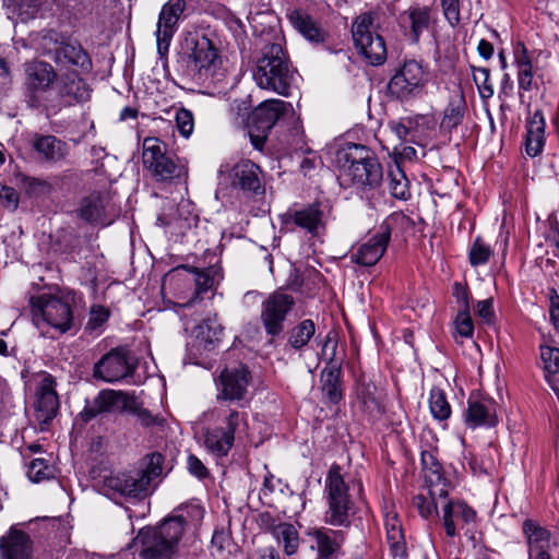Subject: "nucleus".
Returning a JSON list of instances; mask_svg holds the SVG:
<instances>
[{"label":"nucleus","instance_id":"f3484780","mask_svg":"<svg viewBox=\"0 0 559 559\" xmlns=\"http://www.w3.org/2000/svg\"><path fill=\"white\" fill-rule=\"evenodd\" d=\"M426 82L423 66L415 61H405L399 72H396L388 84L391 95L397 98L407 97L424 86Z\"/></svg>","mask_w":559,"mask_h":559},{"label":"nucleus","instance_id":"ea45409f","mask_svg":"<svg viewBox=\"0 0 559 559\" xmlns=\"http://www.w3.org/2000/svg\"><path fill=\"white\" fill-rule=\"evenodd\" d=\"M273 534L277 540L283 544L284 552L293 556L299 548V533L290 523H278L273 528Z\"/></svg>","mask_w":559,"mask_h":559},{"label":"nucleus","instance_id":"864d4df0","mask_svg":"<svg viewBox=\"0 0 559 559\" xmlns=\"http://www.w3.org/2000/svg\"><path fill=\"white\" fill-rule=\"evenodd\" d=\"M455 338H471L474 334V324L468 310H460L454 321Z\"/></svg>","mask_w":559,"mask_h":559},{"label":"nucleus","instance_id":"0e129e2a","mask_svg":"<svg viewBox=\"0 0 559 559\" xmlns=\"http://www.w3.org/2000/svg\"><path fill=\"white\" fill-rule=\"evenodd\" d=\"M391 130L397 136L399 140L409 142L413 138V119L407 118L401 121H393L390 123Z\"/></svg>","mask_w":559,"mask_h":559},{"label":"nucleus","instance_id":"5fc2aeb1","mask_svg":"<svg viewBox=\"0 0 559 559\" xmlns=\"http://www.w3.org/2000/svg\"><path fill=\"white\" fill-rule=\"evenodd\" d=\"M491 254L492 251L490 247L480 238H476L469 250V262L474 266L485 264Z\"/></svg>","mask_w":559,"mask_h":559},{"label":"nucleus","instance_id":"a18cd8bd","mask_svg":"<svg viewBox=\"0 0 559 559\" xmlns=\"http://www.w3.org/2000/svg\"><path fill=\"white\" fill-rule=\"evenodd\" d=\"M389 190L395 199L407 200L411 197L409 181L400 166L389 171Z\"/></svg>","mask_w":559,"mask_h":559},{"label":"nucleus","instance_id":"393cba45","mask_svg":"<svg viewBox=\"0 0 559 559\" xmlns=\"http://www.w3.org/2000/svg\"><path fill=\"white\" fill-rule=\"evenodd\" d=\"M441 519L447 536L452 538L464 525L475 522L476 511L463 500H448Z\"/></svg>","mask_w":559,"mask_h":559},{"label":"nucleus","instance_id":"c756f323","mask_svg":"<svg viewBox=\"0 0 559 559\" xmlns=\"http://www.w3.org/2000/svg\"><path fill=\"white\" fill-rule=\"evenodd\" d=\"M260 167L249 159L240 160L231 169V185L242 191L262 193L264 188L260 179Z\"/></svg>","mask_w":559,"mask_h":559},{"label":"nucleus","instance_id":"1a4fd4ad","mask_svg":"<svg viewBox=\"0 0 559 559\" xmlns=\"http://www.w3.org/2000/svg\"><path fill=\"white\" fill-rule=\"evenodd\" d=\"M356 49L372 66L382 64L386 59L384 39L373 31V16L364 13L356 17L352 26Z\"/></svg>","mask_w":559,"mask_h":559},{"label":"nucleus","instance_id":"aec40b11","mask_svg":"<svg viewBox=\"0 0 559 559\" xmlns=\"http://www.w3.org/2000/svg\"><path fill=\"white\" fill-rule=\"evenodd\" d=\"M76 213L85 222L109 225L115 207L109 193L93 192L82 199Z\"/></svg>","mask_w":559,"mask_h":559},{"label":"nucleus","instance_id":"603ef678","mask_svg":"<svg viewBox=\"0 0 559 559\" xmlns=\"http://www.w3.org/2000/svg\"><path fill=\"white\" fill-rule=\"evenodd\" d=\"M145 467L139 469L138 473L147 479V488L151 481L158 477L163 472V456L159 453H152L146 457Z\"/></svg>","mask_w":559,"mask_h":559},{"label":"nucleus","instance_id":"72a5a7b5","mask_svg":"<svg viewBox=\"0 0 559 559\" xmlns=\"http://www.w3.org/2000/svg\"><path fill=\"white\" fill-rule=\"evenodd\" d=\"M386 539L394 557L403 558L406 555V543L401 521L395 513H388L384 520Z\"/></svg>","mask_w":559,"mask_h":559},{"label":"nucleus","instance_id":"2eb2a0df","mask_svg":"<svg viewBox=\"0 0 559 559\" xmlns=\"http://www.w3.org/2000/svg\"><path fill=\"white\" fill-rule=\"evenodd\" d=\"M336 350V342L332 340L331 334L326 335V340L322 346V355L329 361V365L321 371V390L324 397L333 404H337L343 399L341 383V367L334 362Z\"/></svg>","mask_w":559,"mask_h":559},{"label":"nucleus","instance_id":"69168bd1","mask_svg":"<svg viewBox=\"0 0 559 559\" xmlns=\"http://www.w3.org/2000/svg\"><path fill=\"white\" fill-rule=\"evenodd\" d=\"M0 204L14 211L19 205V194L15 189L0 183Z\"/></svg>","mask_w":559,"mask_h":559},{"label":"nucleus","instance_id":"9b49d317","mask_svg":"<svg viewBox=\"0 0 559 559\" xmlns=\"http://www.w3.org/2000/svg\"><path fill=\"white\" fill-rule=\"evenodd\" d=\"M251 374L246 366L225 368L216 380L217 401L237 403L243 406L247 401Z\"/></svg>","mask_w":559,"mask_h":559},{"label":"nucleus","instance_id":"338daca9","mask_svg":"<svg viewBox=\"0 0 559 559\" xmlns=\"http://www.w3.org/2000/svg\"><path fill=\"white\" fill-rule=\"evenodd\" d=\"M187 468L191 475L198 477L199 479H203L209 475V471L203 462L194 454H190L188 456Z\"/></svg>","mask_w":559,"mask_h":559},{"label":"nucleus","instance_id":"b1692460","mask_svg":"<svg viewBox=\"0 0 559 559\" xmlns=\"http://www.w3.org/2000/svg\"><path fill=\"white\" fill-rule=\"evenodd\" d=\"M104 490L120 496L140 498L147 492V479L138 471L118 473L104 479Z\"/></svg>","mask_w":559,"mask_h":559},{"label":"nucleus","instance_id":"a19ab883","mask_svg":"<svg viewBox=\"0 0 559 559\" xmlns=\"http://www.w3.org/2000/svg\"><path fill=\"white\" fill-rule=\"evenodd\" d=\"M314 333L316 325L313 321L305 319L288 332V345L293 349L299 350L308 345Z\"/></svg>","mask_w":559,"mask_h":559},{"label":"nucleus","instance_id":"ddd939ff","mask_svg":"<svg viewBox=\"0 0 559 559\" xmlns=\"http://www.w3.org/2000/svg\"><path fill=\"white\" fill-rule=\"evenodd\" d=\"M46 53L61 73L88 71L92 68L88 53L78 41L56 38L53 47L47 48Z\"/></svg>","mask_w":559,"mask_h":559},{"label":"nucleus","instance_id":"4c0bfd02","mask_svg":"<svg viewBox=\"0 0 559 559\" xmlns=\"http://www.w3.org/2000/svg\"><path fill=\"white\" fill-rule=\"evenodd\" d=\"M357 399L360 403V407L366 413L370 415H378L382 413L381 393L373 383H360L357 388Z\"/></svg>","mask_w":559,"mask_h":559},{"label":"nucleus","instance_id":"412c9836","mask_svg":"<svg viewBox=\"0 0 559 559\" xmlns=\"http://www.w3.org/2000/svg\"><path fill=\"white\" fill-rule=\"evenodd\" d=\"M308 536L313 540L311 549L321 558L338 559L343 556V545L346 540V533L343 530L321 526L310 530Z\"/></svg>","mask_w":559,"mask_h":559},{"label":"nucleus","instance_id":"5701e85b","mask_svg":"<svg viewBox=\"0 0 559 559\" xmlns=\"http://www.w3.org/2000/svg\"><path fill=\"white\" fill-rule=\"evenodd\" d=\"M29 144L38 160L51 165L64 162L70 151L64 141L51 134L35 133Z\"/></svg>","mask_w":559,"mask_h":559},{"label":"nucleus","instance_id":"423d86ee","mask_svg":"<svg viewBox=\"0 0 559 559\" xmlns=\"http://www.w3.org/2000/svg\"><path fill=\"white\" fill-rule=\"evenodd\" d=\"M190 50V68L193 79L200 84H216L222 81L224 71L222 59L211 39L194 35L186 39Z\"/></svg>","mask_w":559,"mask_h":559},{"label":"nucleus","instance_id":"c9c22d12","mask_svg":"<svg viewBox=\"0 0 559 559\" xmlns=\"http://www.w3.org/2000/svg\"><path fill=\"white\" fill-rule=\"evenodd\" d=\"M235 440L221 427L207 429L204 433V447L211 454L223 457L228 454Z\"/></svg>","mask_w":559,"mask_h":559},{"label":"nucleus","instance_id":"09e8293b","mask_svg":"<svg viewBox=\"0 0 559 559\" xmlns=\"http://www.w3.org/2000/svg\"><path fill=\"white\" fill-rule=\"evenodd\" d=\"M414 226V222L403 212H394L389 215L379 226V230L390 240L393 230H408Z\"/></svg>","mask_w":559,"mask_h":559},{"label":"nucleus","instance_id":"39448f33","mask_svg":"<svg viewBox=\"0 0 559 559\" xmlns=\"http://www.w3.org/2000/svg\"><path fill=\"white\" fill-rule=\"evenodd\" d=\"M142 160L145 169L157 182L186 180L187 163L168 151L167 144L158 138H145L143 141Z\"/></svg>","mask_w":559,"mask_h":559},{"label":"nucleus","instance_id":"774afa93","mask_svg":"<svg viewBox=\"0 0 559 559\" xmlns=\"http://www.w3.org/2000/svg\"><path fill=\"white\" fill-rule=\"evenodd\" d=\"M549 317L557 332H559V295L555 288L549 290Z\"/></svg>","mask_w":559,"mask_h":559},{"label":"nucleus","instance_id":"3c124183","mask_svg":"<svg viewBox=\"0 0 559 559\" xmlns=\"http://www.w3.org/2000/svg\"><path fill=\"white\" fill-rule=\"evenodd\" d=\"M473 80L478 88L479 95L483 99H488L493 96V86L490 83V71L483 67H472Z\"/></svg>","mask_w":559,"mask_h":559},{"label":"nucleus","instance_id":"4be33fe9","mask_svg":"<svg viewBox=\"0 0 559 559\" xmlns=\"http://www.w3.org/2000/svg\"><path fill=\"white\" fill-rule=\"evenodd\" d=\"M496 406V402L491 397L471 394L464 414L465 425L471 429L496 426L498 421Z\"/></svg>","mask_w":559,"mask_h":559},{"label":"nucleus","instance_id":"052dcab7","mask_svg":"<svg viewBox=\"0 0 559 559\" xmlns=\"http://www.w3.org/2000/svg\"><path fill=\"white\" fill-rule=\"evenodd\" d=\"M126 411L135 415L138 418V421L143 427H151L154 425H160L163 423L162 418L152 415V413L145 408L139 407L135 400H134V404H131V409H126Z\"/></svg>","mask_w":559,"mask_h":559},{"label":"nucleus","instance_id":"37998d69","mask_svg":"<svg viewBox=\"0 0 559 559\" xmlns=\"http://www.w3.org/2000/svg\"><path fill=\"white\" fill-rule=\"evenodd\" d=\"M223 328L217 322L216 318H206L201 324L195 326L193 334L204 349H209L222 334Z\"/></svg>","mask_w":559,"mask_h":559},{"label":"nucleus","instance_id":"7c9ffc66","mask_svg":"<svg viewBox=\"0 0 559 559\" xmlns=\"http://www.w3.org/2000/svg\"><path fill=\"white\" fill-rule=\"evenodd\" d=\"M389 241L390 240L378 229L373 236L352 252L350 259L359 265L372 266L384 254Z\"/></svg>","mask_w":559,"mask_h":559},{"label":"nucleus","instance_id":"e2e57ef3","mask_svg":"<svg viewBox=\"0 0 559 559\" xmlns=\"http://www.w3.org/2000/svg\"><path fill=\"white\" fill-rule=\"evenodd\" d=\"M14 10L22 21L33 19L38 10L37 0H13Z\"/></svg>","mask_w":559,"mask_h":559},{"label":"nucleus","instance_id":"6ab92c4d","mask_svg":"<svg viewBox=\"0 0 559 559\" xmlns=\"http://www.w3.org/2000/svg\"><path fill=\"white\" fill-rule=\"evenodd\" d=\"M57 93L52 98L61 103V109L76 103H84L91 98V87L79 75V72H62L57 78Z\"/></svg>","mask_w":559,"mask_h":559},{"label":"nucleus","instance_id":"c03bdc74","mask_svg":"<svg viewBox=\"0 0 559 559\" xmlns=\"http://www.w3.org/2000/svg\"><path fill=\"white\" fill-rule=\"evenodd\" d=\"M407 20L411 24V34L415 43L430 25V10L428 8H413L407 12Z\"/></svg>","mask_w":559,"mask_h":559},{"label":"nucleus","instance_id":"680f3d73","mask_svg":"<svg viewBox=\"0 0 559 559\" xmlns=\"http://www.w3.org/2000/svg\"><path fill=\"white\" fill-rule=\"evenodd\" d=\"M443 15L451 26L461 21L460 0H441Z\"/></svg>","mask_w":559,"mask_h":559},{"label":"nucleus","instance_id":"a878e982","mask_svg":"<svg viewBox=\"0 0 559 559\" xmlns=\"http://www.w3.org/2000/svg\"><path fill=\"white\" fill-rule=\"evenodd\" d=\"M284 222L294 224L311 236L320 235L325 228L324 214L319 204H310L299 210L289 211L285 214Z\"/></svg>","mask_w":559,"mask_h":559},{"label":"nucleus","instance_id":"bf43d9fd","mask_svg":"<svg viewBox=\"0 0 559 559\" xmlns=\"http://www.w3.org/2000/svg\"><path fill=\"white\" fill-rule=\"evenodd\" d=\"M437 499L438 498L432 499L430 495L429 498L425 497L424 495H417L414 497L413 502L419 514L424 519H428L433 514H437Z\"/></svg>","mask_w":559,"mask_h":559},{"label":"nucleus","instance_id":"a211bd4d","mask_svg":"<svg viewBox=\"0 0 559 559\" xmlns=\"http://www.w3.org/2000/svg\"><path fill=\"white\" fill-rule=\"evenodd\" d=\"M55 386V379L50 374L40 376L34 402L35 417L40 425L49 424L58 413L60 403Z\"/></svg>","mask_w":559,"mask_h":559},{"label":"nucleus","instance_id":"cd10ccee","mask_svg":"<svg viewBox=\"0 0 559 559\" xmlns=\"http://www.w3.org/2000/svg\"><path fill=\"white\" fill-rule=\"evenodd\" d=\"M288 110L293 111L290 103L282 99H269L253 110L251 120L259 131L266 133Z\"/></svg>","mask_w":559,"mask_h":559},{"label":"nucleus","instance_id":"e433bc0d","mask_svg":"<svg viewBox=\"0 0 559 559\" xmlns=\"http://www.w3.org/2000/svg\"><path fill=\"white\" fill-rule=\"evenodd\" d=\"M466 100L462 92L454 93L444 109L441 128L448 131L455 129L464 119Z\"/></svg>","mask_w":559,"mask_h":559},{"label":"nucleus","instance_id":"8fccbe9b","mask_svg":"<svg viewBox=\"0 0 559 559\" xmlns=\"http://www.w3.org/2000/svg\"><path fill=\"white\" fill-rule=\"evenodd\" d=\"M109 317L110 311L106 307L99 305L92 306L88 313V320L85 325V331L98 336L104 331Z\"/></svg>","mask_w":559,"mask_h":559},{"label":"nucleus","instance_id":"473e14b6","mask_svg":"<svg viewBox=\"0 0 559 559\" xmlns=\"http://www.w3.org/2000/svg\"><path fill=\"white\" fill-rule=\"evenodd\" d=\"M545 118L540 110L534 111L526 126L525 152L535 157L542 153L545 144Z\"/></svg>","mask_w":559,"mask_h":559},{"label":"nucleus","instance_id":"f8f14e48","mask_svg":"<svg viewBox=\"0 0 559 559\" xmlns=\"http://www.w3.org/2000/svg\"><path fill=\"white\" fill-rule=\"evenodd\" d=\"M295 299L292 295L276 290L261 306V321L267 335L278 336L284 330V322L293 311Z\"/></svg>","mask_w":559,"mask_h":559},{"label":"nucleus","instance_id":"f704fd0d","mask_svg":"<svg viewBox=\"0 0 559 559\" xmlns=\"http://www.w3.org/2000/svg\"><path fill=\"white\" fill-rule=\"evenodd\" d=\"M523 533L526 537L530 551H548L550 547L551 534L533 520H525L523 523Z\"/></svg>","mask_w":559,"mask_h":559},{"label":"nucleus","instance_id":"6e6d98bb","mask_svg":"<svg viewBox=\"0 0 559 559\" xmlns=\"http://www.w3.org/2000/svg\"><path fill=\"white\" fill-rule=\"evenodd\" d=\"M175 120L179 133L185 138H189L194 129L192 112L186 108H179L176 111Z\"/></svg>","mask_w":559,"mask_h":559},{"label":"nucleus","instance_id":"f03ea898","mask_svg":"<svg viewBox=\"0 0 559 559\" xmlns=\"http://www.w3.org/2000/svg\"><path fill=\"white\" fill-rule=\"evenodd\" d=\"M340 176L345 185L357 190H374L383 179L382 166L367 146L350 143L336 153Z\"/></svg>","mask_w":559,"mask_h":559},{"label":"nucleus","instance_id":"dca6fc26","mask_svg":"<svg viewBox=\"0 0 559 559\" xmlns=\"http://www.w3.org/2000/svg\"><path fill=\"white\" fill-rule=\"evenodd\" d=\"M186 9V0H168L158 15L155 32L157 51L160 56L168 52L170 41L178 28V22Z\"/></svg>","mask_w":559,"mask_h":559},{"label":"nucleus","instance_id":"13d9d810","mask_svg":"<svg viewBox=\"0 0 559 559\" xmlns=\"http://www.w3.org/2000/svg\"><path fill=\"white\" fill-rule=\"evenodd\" d=\"M193 272L195 275L194 283H195V294L197 295H199L201 293H205L213 287V284H214L213 275H214L215 271L212 267L201 270V271L193 269Z\"/></svg>","mask_w":559,"mask_h":559},{"label":"nucleus","instance_id":"c85d7f7f","mask_svg":"<svg viewBox=\"0 0 559 559\" xmlns=\"http://www.w3.org/2000/svg\"><path fill=\"white\" fill-rule=\"evenodd\" d=\"M421 464L428 493L435 498L448 497V484L442 474V466L430 451L421 452Z\"/></svg>","mask_w":559,"mask_h":559},{"label":"nucleus","instance_id":"6e6552de","mask_svg":"<svg viewBox=\"0 0 559 559\" xmlns=\"http://www.w3.org/2000/svg\"><path fill=\"white\" fill-rule=\"evenodd\" d=\"M33 320L37 328L48 325L59 333H66L72 326L73 314L70 305L61 298L41 294L31 298Z\"/></svg>","mask_w":559,"mask_h":559},{"label":"nucleus","instance_id":"0eeeda50","mask_svg":"<svg viewBox=\"0 0 559 559\" xmlns=\"http://www.w3.org/2000/svg\"><path fill=\"white\" fill-rule=\"evenodd\" d=\"M324 491L326 493L328 509L324 512V523L335 527H348L354 503L348 493L341 467L333 464L325 477Z\"/></svg>","mask_w":559,"mask_h":559},{"label":"nucleus","instance_id":"4468645a","mask_svg":"<svg viewBox=\"0 0 559 559\" xmlns=\"http://www.w3.org/2000/svg\"><path fill=\"white\" fill-rule=\"evenodd\" d=\"M131 404H134V397L127 393L104 389L91 402L86 401L84 408L75 417V424H87L104 413L131 409Z\"/></svg>","mask_w":559,"mask_h":559},{"label":"nucleus","instance_id":"49530a36","mask_svg":"<svg viewBox=\"0 0 559 559\" xmlns=\"http://www.w3.org/2000/svg\"><path fill=\"white\" fill-rule=\"evenodd\" d=\"M435 121L426 116H418L413 119V138L409 142L425 146L433 135Z\"/></svg>","mask_w":559,"mask_h":559},{"label":"nucleus","instance_id":"58836bf2","mask_svg":"<svg viewBox=\"0 0 559 559\" xmlns=\"http://www.w3.org/2000/svg\"><path fill=\"white\" fill-rule=\"evenodd\" d=\"M540 357L544 362L545 378L559 397V388L551 378L552 374L559 372V346L542 345Z\"/></svg>","mask_w":559,"mask_h":559},{"label":"nucleus","instance_id":"de8ad7c7","mask_svg":"<svg viewBox=\"0 0 559 559\" xmlns=\"http://www.w3.org/2000/svg\"><path fill=\"white\" fill-rule=\"evenodd\" d=\"M429 408L432 417L439 421L447 420L451 415L445 393L438 388L431 389L429 393Z\"/></svg>","mask_w":559,"mask_h":559},{"label":"nucleus","instance_id":"2f4dec72","mask_svg":"<svg viewBox=\"0 0 559 559\" xmlns=\"http://www.w3.org/2000/svg\"><path fill=\"white\" fill-rule=\"evenodd\" d=\"M0 559H29L32 554L29 536L11 527L8 535L0 538Z\"/></svg>","mask_w":559,"mask_h":559},{"label":"nucleus","instance_id":"bb28decb","mask_svg":"<svg viewBox=\"0 0 559 559\" xmlns=\"http://www.w3.org/2000/svg\"><path fill=\"white\" fill-rule=\"evenodd\" d=\"M286 17L294 29L309 43L322 44L325 41V31L306 10L301 8L290 9L287 11Z\"/></svg>","mask_w":559,"mask_h":559},{"label":"nucleus","instance_id":"20e7f679","mask_svg":"<svg viewBox=\"0 0 559 559\" xmlns=\"http://www.w3.org/2000/svg\"><path fill=\"white\" fill-rule=\"evenodd\" d=\"M25 99L31 108L43 109L47 116L57 115L61 110V103L52 98V84L58 74L55 68L40 60L24 64Z\"/></svg>","mask_w":559,"mask_h":559},{"label":"nucleus","instance_id":"79ce46f5","mask_svg":"<svg viewBox=\"0 0 559 559\" xmlns=\"http://www.w3.org/2000/svg\"><path fill=\"white\" fill-rule=\"evenodd\" d=\"M225 432H228L233 440L236 436L245 433L248 429V414L238 409H228L222 417L221 426Z\"/></svg>","mask_w":559,"mask_h":559},{"label":"nucleus","instance_id":"7ed1b4c3","mask_svg":"<svg viewBox=\"0 0 559 559\" xmlns=\"http://www.w3.org/2000/svg\"><path fill=\"white\" fill-rule=\"evenodd\" d=\"M295 74V69L282 45L273 43L262 48L252 75L260 88L288 96Z\"/></svg>","mask_w":559,"mask_h":559},{"label":"nucleus","instance_id":"9d476101","mask_svg":"<svg viewBox=\"0 0 559 559\" xmlns=\"http://www.w3.org/2000/svg\"><path fill=\"white\" fill-rule=\"evenodd\" d=\"M136 361L127 347H116L105 354L93 368V377L104 382L114 383L131 377Z\"/></svg>","mask_w":559,"mask_h":559},{"label":"nucleus","instance_id":"f257e3e1","mask_svg":"<svg viewBox=\"0 0 559 559\" xmlns=\"http://www.w3.org/2000/svg\"><path fill=\"white\" fill-rule=\"evenodd\" d=\"M203 515L201 506L188 503L176 508L159 525L140 530L135 539L141 545L140 555L145 559H173L185 532L200 523Z\"/></svg>","mask_w":559,"mask_h":559},{"label":"nucleus","instance_id":"4d7b16f0","mask_svg":"<svg viewBox=\"0 0 559 559\" xmlns=\"http://www.w3.org/2000/svg\"><path fill=\"white\" fill-rule=\"evenodd\" d=\"M27 475L32 481L39 483L49 478L51 475V468L44 459H35L28 466Z\"/></svg>","mask_w":559,"mask_h":559}]
</instances>
